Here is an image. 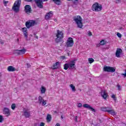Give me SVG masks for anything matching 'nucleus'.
Here are the masks:
<instances>
[{"mask_svg": "<svg viewBox=\"0 0 126 126\" xmlns=\"http://www.w3.org/2000/svg\"><path fill=\"white\" fill-rule=\"evenodd\" d=\"M73 20L75 21L76 24H77V26L78 28H82L83 27V23L82 22L83 19L80 16H76L74 17Z\"/></svg>", "mask_w": 126, "mask_h": 126, "instance_id": "obj_1", "label": "nucleus"}, {"mask_svg": "<svg viewBox=\"0 0 126 126\" xmlns=\"http://www.w3.org/2000/svg\"><path fill=\"white\" fill-rule=\"evenodd\" d=\"M67 68L69 69H75V60H72L68 63L64 65V69L66 70Z\"/></svg>", "mask_w": 126, "mask_h": 126, "instance_id": "obj_2", "label": "nucleus"}, {"mask_svg": "<svg viewBox=\"0 0 126 126\" xmlns=\"http://www.w3.org/2000/svg\"><path fill=\"white\" fill-rule=\"evenodd\" d=\"M21 4V0H17L15 1L14 5L12 7L13 10L15 12H19V8L20 7V4Z\"/></svg>", "mask_w": 126, "mask_h": 126, "instance_id": "obj_3", "label": "nucleus"}, {"mask_svg": "<svg viewBox=\"0 0 126 126\" xmlns=\"http://www.w3.org/2000/svg\"><path fill=\"white\" fill-rule=\"evenodd\" d=\"M92 10L93 11H95L96 12L101 11V10H102V5H100L97 2H95L92 7Z\"/></svg>", "mask_w": 126, "mask_h": 126, "instance_id": "obj_4", "label": "nucleus"}, {"mask_svg": "<svg viewBox=\"0 0 126 126\" xmlns=\"http://www.w3.org/2000/svg\"><path fill=\"white\" fill-rule=\"evenodd\" d=\"M35 24H37L36 21L32 20H29L26 23V26L28 29H29V28L32 27V26H34Z\"/></svg>", "mask_w": 126, "mask_h": 126, "instance_id": "obj_5", "label": "nucleus"}, {"mask_svg": "<svg viewBox=\"0 0 126 126\" xmlns=\"http://www.w3.org/2000/svg\"><path fill=\"white\" fill-rule=\"evenodd\" d=\"M74 45V42L73 41V38L69 37L66 42V47L67 48L72 47Z\"/></svg>", "mask_w": 126, "mask_h": 126, "instance_id": "obj_6", "label": "nucleus"}, {"mask_svg": "<svg viewBox=\"0 0 126 126\" xmlns=\"http://www.w3.org/2000/svg\"><path fill=\"white\" fill-rule=\"evenodd\" d=\"M37 6L39 8H42L43 7V1H48V0H34Z\"/></svg>", "mask_w": 126, "mask_h": 126, "instance_id": "obj_7", "label": "nucleus"}, {"mask_svg": "<svg viewBox=\"0 0 126 126\" xmlns=\"http://www.w3.org/2000/svg\"><path fill=\"white\" fill-rule=\"evenodd\" d=\"M23 116H25L26 118H29L30 117V110L28 108H24L23 112Z\"/></svg>", "mask_w": 126, "mask_h": 126, "instance_id": "obj_8", "label": "nucleus"}, {"mask_svg": "<svg viewBox=\"0 0 126 126\" xmlns=\"http://www.w3.org/2000/svg\"><path fill=\"white\" fill-rule=\"evenodd\" d=\"M104 71H107L108 72H115L116 69L115 68L110 66H105L104 67Z\"/></svg>", "mask_w": 126, "mask_h": 126, "instance_id": "obj_9", "label": "nucleus"}, {"mask_svg": "<svg viewBox=\"0 0 126 126\" xmlns=\"http://www.w3.org/2000/svg\"><path fill=\"white\" fill-rule=\"evenodd\" d=\"M20 30L23 33L24 36L25 37L26 39H27L28 38V31H27V28H22Z\"/></svg>", "mask_w": 126, "mask_h": 126, "instance_id": "obj_10", "label": "nucleus"}, {"mask_svg": "<svg viewBox=\"0 0 126 126\" xmlns=\"http://www.w3.org/2000/svg\"><path fill=\"white\" fill-rule=\"evenodd\" d=\"M38 102L39 104H42V106H45L47 104V100L43 99V97L41 96L38 97Z\"/></svg>", "mask_w": 126, "mask_h": 126, "instance_id": "obj_11", "label": "nucleus"}, {"mask_svg": "<svg viewBox=\"0 0 126 126\" xmlns=\"http://www.w3.org/2000/svg\"><path fill=\"white\" fill-rule=\"evenodd\" d=\"M3 113L4 115H6L7 117L10 116V110H9V108L7 107L4 108L3 109Z\"/></svg>", "mask_w": 126, "mask_h": 126, "instance_id": "obj_12", "label": "nucleus"}, {"mask_svg": "<svg viewBox=\"0 0 126 126\" xmlns=\"http://www.w3.org/2000/svg\"><path fill=\"white\" fill-rule=\"evenodd\" d=\"M15 53L17 55H24L26 53V50L24 48L22 50H16L15 51Z\"/></svg>", "mask_w": 126, "mask_h": 126, "instance_id": "obj_13", "label": "nucleus"}, {"mask_svg": "<svg viewBox=\"0 0 126 126\" xmlns=\"http://www.w3.org/2000/svg\"><path fill=\"white\" fill-rule=\"evenodd\" d=\"M54 15V14L53 13V11H50L45 15V19L46 20H49V19H51L52 17H53V16Z\"/></svg>", "mask_w": 126, "mask_h": 126, "instance_id": "obj_14", "label": "nucleus"}, {"mask_svg": "<svg viewBox=\"0 0 126 126\" xmlns=\"http://www.w3.org/2000/svg\"><path fill=\"white\" fill-rule=\"evenodd\" d=\"M56 36L58 39H63V33L60 30H57Z\"/></svg>", "mask_w": 126, "mask_h": 126, "instance_id": "obj_15", "label": "nucleus"}, {"mask_svg": "<svg viewBox=\"0 0 126 126\" xmlns=\"http://www.w3.org/2000/svg\"><path fill=\"white\" fill-rule=\"evenodd\" d=\"M83 107L84 108H86V109H88L89 110H91V111H92L93 112H94V113H95V112H96L95 109H94V108H92V107H91V106H90L88 104H83Z\"/></svg>", "mask_w": 126, "mask_h": 126, "instance_id": "obj_16", "label": "nucleus"}, {"mask_svg": "<svg viewBox=\"0 0 126 126\" xmlns=\"http://www.w3.org/2000/svg\"><path fill=\"white\" fill-rule=\"evenodd\" d=\"M25 12L27 14H29V13H31V6L29 5H27L25 7Z\"/></svg>", "mask_w": 126, "mask_h": 126, "instance_id": "obj_17", "label": "nucleus"}, {"mask_svg": "<svg viewBox=\"0 0 126 126\" xmlns=\"http://www.w3.org/2000/svg\"><path fill=\"white\" fill-rule=\"evenodd\" d=\"M122 53H123V50L121 48H118L116 50V56L117 58H120L121 55H122Z\"/></svg>", "mask_w": 126, "mask_h": 126, "instance_id": "obj_18", "label": "nucleus"}, {"mask_svg": "<svg viewBox=\"0 0 126 126\" xmlns=\"http://www.w3.org/2000/svg\"><path fill=\"white\" fill-rule=\"evenodd\" d=\"M101 95L103 99H106L107 97H108V94L105 91H101Z\"/></svg>", "mask_w": 126, "mask_h": 126, "instance_id": "obj_19", "label": "nucleus"}, {"mask_svg": "<svg viewBox=\"0 0 126 126\" xmlns=\"http://www.w3.org/2000/svg\"><path fill=\"white\" fill-rule=\"evenodd\" d=\"M40 93L41 94H45L46 93V91H47V89L44 86H41L40 89Z\"/></svg>", "mask_w": 126, "mask_h": 126, "instance_id": "obj_20", "label": "nucleus"}, {"mask_svg": "<svg viewBox=\"0 0 126 126\" xmlns=\"http://www.w3.org/2000/svg\"><path fill=\"white\" fill-rule=\"evenodd\" d=\"M59 67H60V63L57 62L51 67V68L52 69H57V68H59Z\"/></svg>", "mask_w": 126, "mask_h": 126, "instance_id": "obj_21", "label": "nucleus"}, {"mask_svg": "<svg viewBox=\"0 0 126 126\" xmlns=\"http://www.w3.org/2000/svg\"><path fill=\"white\" fill-rule=\"evenodd\" d=\"M108 113H109V114H110V115H112V116L116 115V112H115V110L112 109V107L109 108Z\"/></svg>", "mask_w": 126, "mask_h": 126, "instance_id": "obj_22", "label": "nucleus"}, {"mask_svg": "<svg viewBox=\"0 0 126 126\" xmlns=\"http://www.w3.org/2000/svg\"><path fill=\"white\" fill-rule=\"evenodd\" d=\"M7 70L8 71H15V70H16V69L12 66H9L7 67Z\"/></svg>", "mask_w": 126, "mask_h": 126, "instance_id": "obj_23", "label": "nucleus"}, {"mask_svg": "<svg viewBox=\"0 0 126 126\" xmlns=\"http://www.w3.org/2000/svg\"><path fill=\"white\" fill-rule=\"evenodd\" d=\"M69 87L71 88L72 92H75L76 91V89H75V86L73 84H70Z\"/></svg>", "mask_w": 126, "mask_h": 126, "instance_id": "obj_24", "label": "nucleus"}, {"mask_svg": "<svg viewBox=\"0 0 126 126\" xmlns=\"http://www.w3.org/2000/svg\"><path fill=\"white\" fill-rule=\"evenodd\" d=\"M109 109H110V107H101V111H103V112H108Z\"/></svg>", "mask_w": 126, "mask_h": 126, "instance_id": "obj_25", "label": "nucleus"}, {"mask_svg": "<svg viewBox=\"0 0 126 126\" xmlns=\"http://www.w3.org/2000/svg\"><path fill=\"white\" fill-rule=\"evenodd\" d=\"M47 123H50L52 120V116L50 114H48L46 117Z\"/></svg>", "mask_w": 126, "mask_h": 126, "instance_id": "obj_26", "label": "nucleus"}, {"mask_svg": "<svg viewBox=\"0 0 126 126\" xmlns=\"http://www.w3.org/2000/svg\"><path fill=\"white\" fill-rule=\"evenodd\" d=\"M106 44H107V41L104 39L101 40L99 42V45L101 46H104V45H106Z\"/></svg>", "mask_w": 126, "mask_h": 126, "instance_id": "obj_27", "label": "nucleus"}, {"mask_svg": "<svg viewBox=\"0 0 126 126\" xmlns=\"http://www.w3.org/2000/svg\"><path fill=\"white\" fill-rule=\"evenodd\" d=\"M53 0L54 2H55L56 4H58V5H60L62 3V1H61V0Z\"/></svg>", "mask_w": 126, "mask_h": 126, "instance_id": "obj_28", "label": "nucleus"}, {"mask_svg": "<svg viewBox=\"0 0 126 126\" xmlns=\"http://www.w3.org/2000/svg\"><path fill=\"white\" fill-rule=\"evenodd\" d=\"M69 1L72 0H67ZM79 3L78 0H73V6L74 5H78Z\"/></svg>", "mask_w": 126, "mask_h": 126, "instance_id": "obj_29", "label": "nucleus"}, {"mask_svg": "<svg viewBox=\"0 0 126 126\" xmlns=\"http://www.w3.org/2000/svg\"><path fill=\"white\" fill-rule=\"evenodd\" d=\"M11 108L12 110H15V108H16V104L15 103H13L11 105Z\"/></svg>", "mask_w": 126, "mask_h": 126, "instance_id": "obj_30", "label": "nucleus"}, {"mask_svg": "<svg viewBox=\"0 0 126 126\" xmlns=\"http://www.w3.org/2000/svg\"><path fill=\"white\" fill-rule=\"evenodd\" d=\"M88 62L89 63H94V59L93 58H89Z\"/></svg>", "mask_w": 126, "mask_h": 126, "instance_id": "obj_31", "label": "nucleus"}, {"mask_svg": "<svg viewBox=\"0 0 126 126\" xmlns=\"http://www.w3.org/2000/svg\"><path fill=\"white\" fill-rule=\"evenodd\" d=\"M111 98H112L114 101H117V97H116V95L112 94Z\"/></svg>", "mask_w": 126, "mask_h": 126, "instance_id": "obj_32", "label": "nucleus"}, {"mask_svg": "<svg viewBox=\"0 0 126 126\" xmlns=\"http://www.w3.org/2000/svg\"><path fill=\"white\" fill-rule=\"evenodd\" d=\"M117 87L118 90H119V91H121V90H122V87H121L120 84H117Z\"/></svg>", "mask_w": 126, "mask_h": 126, "instance_id": "obj_33", "label": "nucleus"}, {"mask_svg": "<svg viewBox=\"0 0 126 126\" xmlns=\"http://www.w3.org/2000/svg\"><path fill=\"white\" fill-rule=\"evenodd\" d=\"M3 121V116L0 115V123H2Z\"/></svg>", "mask_w": 126, "mask_h": 126, "instance_id": "obj_34", "label": "nucleus"}, {"mask_svg": "<svg viewBox=\"0 0 126 126\" xmlns=\"http://www.w3.org/2000/svg\"><path fill=\"white\" fill-rule=\"evenodd\" d=\"M77 106L78 108H81V107H82V104H81V103H77Z\"/></svg>", "mask_w": 126, "mask_h": 126, "instance_id": "obj_35", "label": "nucleus"}, {"mask_svg": "<svg viewBox=\"0 0 126 126\" xmlns=\"http://www.w3.org/2000/svg\"><path fill=\"white\" fill-rule=\"evenodd\" d=\"M117 36L119 38H122V34L120 33V32L117 33Z\"/></svg>", "mask_w": 126, "mask_h": 126, "instance_id": "obj_36", "label": "nucleus"}, {"mask_svg": "<svg viewBox=\"0 0 126 126\" xmlns=\"http://www.w3.org/2000/svg\"><path fill=\"white\" fill-rule=\"evenodd\" d=\"M74 120H75V122H76V123H77V122H78V121L77 120V116H76L75 117Z\"/></svg>", "mask_w": 126, "mask_h": 126, "instance_id": "obj_37", "label": "nucleus"}, {"mask_svg": "<svg viewBox=\"0 0 126 126\" xmlns=\"http://www.w3.org/2000/svg\"><path fill=\"white\" fill-rule=\"evenodd\" d=\"M122 75H123L124 77H126V70H125V73L122 74Z\"/></svg>", "mask_w": 126, "mask_h": 126, "instance_id": "obj_38", "label": "nucleus"}, {"mask_svg": "<svg viewBox=\"0 0 126 126\" xmlns=\"http://www.w3.org/2000/svg\"><path fill=\"white\" fill-rule=\"evenodd\" d=\"M40 126H45V123L41 122L40 124Z\"/></svg>", "mask_w": 126, "mask_h": 126, "instance_id": "obj_39", "label": "nucleus"}, {"mask_svg": "<svg viewBox=\"0 0 126 126\" xmlns=\"http://www.w3.org/2000/svg\"><path fill=\"white\" fill-rule=\"evenodd\" d=\"M61 59H62V60H64L66 59V58L64 56H61Z\"/></svg>", "mask_w": 126, "mask_h": 126, "instance_id": "obj_40", "label": "nucleus"}, {"mask_svg": "<svg viewBox=\"0 0 126 126\" xmlns=\"http://www.w3.org/2000/svg\"><path fill=\"white\" fill-rule=\"evenodd\" d=\"M88 35L89 36H92V33H91V32H88Z\"/></svg>", "mask_w": 126, "mask_h": 126, "instance_id": "obj_41", "label": "nucleus"}, {"mask_svg": "<svg viewBox=\"0 0 126 126\" xmlns=\"http://www.w3.org/2000/svg\"><path fill=\"white\" fill-rule=\"evenodd\" d=\"M115 1L117 3L120 2V1H121V0H115Z\"/></svg>", "mask_w": 126, "mask_h": 126, "instance_id": "obj_42", "label": "nucleus"}, {"mask_svg": "<svg viewBox=\"0 0 126 126\" xmlns=\"http://www.w3.org/2000/svg\"><path fill=\"white\" fill-rule=\"evenodd\" d=\"M27 67H30V64L27 63Z\"/></svg>", "mask_w": 126, "mask_h": 126, "instance_id": "obj_43", "label": "nucleus"}, {"mask_svg": "<svg viewBox=\"0 0 126 126\" xmlns=\"http://www.w3.org/2000/svg\"><path fill=\"white\" fill-rule=\"evenodd\" d=\"M55 126H61V125H60V124L57 123V124H56Z\"/></svg>", "mask_w": 126, "mask_h": 126, "instance_id": "obj_44", "label": "nucleus"}, {"mask_svg": "<svg viewBox=\"0 0 126 126\" xmlns=\"http://www.w3.org/2000/svg\"><path fill=\"white\" fill-rule=\"evenodd\" d=\"M7 2H8L6 1H3V3H4V4H6V3H7Z\"/></svg>", "mask_w": 126, "mask_h": 126, "instance_id": "obj_45", "label": "nucleus"}, {"mask_svg": "<svg viewBox=\"0 0 126 126\" xmlns=\"http://www.w3.org/2000/svg\"><path fill=\"white\" fill-rule=\"evenodd\" d=\"M0 42L1 44H3V41L1 40Z\"/></svg>", "mask_w": 126, "mask_h": 126, "instance_id": "obj_46", "label": "nucleus"}, {"mask_svg": "<svg viewBox=\"0 0 126 126\" xmlns=\"http://www.w3.org/2000/svg\"><path fill=\"white\" fill-rule=\"evenodd\" d=\"M26 1H31L32 0H25Z\"/></svg>", "mask_w": 126, "mask_h": 126, "instance_id": "obj_47", "label": "nucleus"}, {"mask_svg": "<svg viewBox=\"0 0 126 126\" xmlns=\"http://www.w3.org/2000/svg\"><path fill=\"white\" fill-rule=\"evenodd\" d=\"M35 37L36 38V39H38V36L35 35Z\"/></svg>", "mask_w": 126, "mask_h": 126, "instance_id": "obj_48", "label": "nucleus"}, {"mask_svg": "<svg viewBox=\"0 0 126 126\" xmlns=\"http://www.w3.org/2000/svg\"><path fill=\"white\" fill-rule=\"evenodd\" d=\"M54 21H57V19H54Z\"/></svg>", "mask_w": 126, "mask_h": 126, "instance_id": "obj_49", "label": "nucleus"}, {"mask_svg": "<svg viewBox=\"0 0 126 126\" xmlns=\"http://www.w3.org/2000/svg\"><path fill=\"white\" fill-rule=\"evenodd\" d=\"M62 119H63V116H62Z\"/></svg>", "mask_w": 126, "mask_h": 126, "instance_id": "obj_50", "label": "nucleus"}]
</instances>
